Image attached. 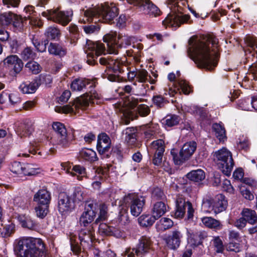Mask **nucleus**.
<instances>
[{
  "mask_svg": "<svg viewBox=\"0 0 257 257\" xmlns=\"http://www.w3.org/2000/svg\"><path fill=\"white\" fill-rule=\"evenodd\" d=\"M10 169L13 173L22 175L23 174V165L19 162H14L12 164Z\"/></svg>",
  "mask_w": 257,
  "mask_h": 257,
  "instance_id": "obj_49",
  "label": "nucleus"
},
{
  "mask_svg": "<svg viewBox=\"0 0 257 257\" xmlns=\"http://www.w3.org/2000/svg\"><path fill=\"white\" fill-rule=\"evenodd\" d=\"M118 14V9L114 4L106 3L86 10L83 9L80 13V21L84 23L94 20L111 23Z\"/></svg>",
  "mask_w": 257,
  "mask_h": 257,
  "instance_id": "obj_4",
  "label": "nucleus"
},
{
  "mask_svg": "<svg viewBox=\"0 0 257 257\" xmlns=\"http://www.w3.org/2000/svg\"><path fill=\"white\" fill-rule=\"evenodd\" d=\"M240 214L249 224H254L257 222V214L255 210L244 208L242 210Z\"/></svg>",
  "mask_w": 257,
  "mask_h": 257,
  "instance_id": "obj_28",
  "label": "nucleus"
},
{
  "mask_svg": "<svg viewBox=\"0 0 257 257\" xmlns=\"http://www.w3.org/2000/svg\"><path fill=\"white\" fill-rule=\"evenodd\" d=\"M42 15L49 20L66 26L71 21L73 13L71 11H60L55 9L43 12Z\"/></svg>",
  "mask_w": 257,
  "mask_h": 257,
  "instance_id": "obj_11",
  "label": "nucleus"
},
{
  "mask_svg": "<svg viewBox=\"0 0 257 257\" xmlns=\"http://www.w3.org/2000/svg\"><path fill=\"white\" fill-rule=\"evenodd\" d=\"M52 127L56 133V144L63 148L68 147L71 140L65 125L61 122H55L53 123Z\"/></svg>",
  "mask_w": 257,
  "mask_h": 257,
  "instance_id": "obj_13",
  "label": "nucleus"
},
{
  "mask_svg": "<svg viewBox=\"0 0 257 257\" xmlns=\"http://www.w3.org/2000/svg\"><path fill=\"white\" fill-rule=\"evenodd\" d=\"M214 159L222 173L226 176H229L234 166L231 152L226 148H222L214 153Z\"/></svg>",
  "mask_w": 257,
  "mask_h": 257,
  "instance_id": "obj_7",
  "label": "nucleus"
},
{
  "mask_svg": "<svg viewBox=\"0 0 257 257\" xmlns=\"http://www.w3.org/2000/svg\"><path fill=\"white\" fill-rule=\"evenodd\" d=\"M213 244L215 246L216 251L222 252L223 250V245L221 239L219 237H215L213 240Z\"/></svg>",
  "mask_w": 257,
  "mask_h": 257,
  "instance_id": "obj_57",
  "label": "nucleus"
},
{
  "mask_svg": "<svg viewBox=\"0 0 257 257\" xmlns=\"http://www.w3.org/2000/svg\"><path fill=\"white\" fill-rule=\"evenodd\" d=\"M38 88V84L36 81L25 82L19 86L20 90L24 94L34 93Z\"/></svg>",
  "mask_w": 257,
  "mask_h": 257,
  "instance_id": "obj_30",
  "label": "nucleus"
},
{
  "mask_svg": "<svg viewBox=\"0 0 257 257\" xmlns=\"http://www.w3.org/2000/svg\"><path fill=\"white\" fill-rule=\"evenodd\" d=\"M245 42L248 47L257 52V50H256L257 49V42L255 38L251 36H247L245 38Z\"/></svg>",
  "mask_w": 257,
  "mask_h": 257,
  "instance_id": "obj_55",
  "label": "nucleus"
},
{
  "mask_svg": "<svg viewBox=\"0 0 257 257\" xmlns=\"http://www.w3.org/2000/svg\"><path fill=\"white\" fill-rule=\"evenodd\" d=\"M222 189L230 194H233L234 189L231 185L229 180L225 179L223 181L222 185Z\"/></svg>",
  "mask_w": 257,
  "mask_h": 257,
  "instance_id": "obj_60",
  "label": "nucleus"
},
{
  "mask_svg": "<svg viewBox=\"0 0 257 257\" xmlns=\"http://www.w3.org/2000/svg\"><path fill=\"white\" fill-rule=\"evenodd\" d=\"M170 3H174V8L169 13L166 19L163 21V24L166 27H172L174 29L178 28L181 25L188 23L190 20V16L182 14L176 5L177 0H168Z\"/></svg>",
  "mask_w": 257,
  "mask_h": 257,
  "instance_id": "obj_6",
  "label": "nucleus"
},
{
  "mask_svg": "<svg viewBox=\"0 0 257 257\" xmlns=\"http://www.w3.org/2000/svg\"><path fill=\"white\" fill-rule=\"evenodd\" d=\"M153 100L154 104L159 107H163L167 103V101L161 95L154 96Z\"/></svg>",
  "mask_w": 257,
  "mask_h": 257,
  "instance_id": "obj_62",
  "label": "nucleus"
},
{
  "mask_svg": "<svg viewBox=\"0 0 257 257\" xmlns=\"http://www.w3.org/2000/svg\"><path fill=\"white\" fill-rule=\"evenodd\" d=\"M173 225V221L168 218L163 217L161 218L156 224L158 229L165 230L171 228Z\"/></svg>",
  "mask_w": 257,
  "mask_h": 257,
  "instance_id": "obj_38",
  "label": "nucleus"
},
{
  "mask_svg": "<svg viewBox=\"0 0 257 257\" xmlns=\"http://www.w3.org/2000/svg\"><path fill=\"white\" fill-rule=\"evenodd\" d=\"M212 129L215 132L216 137L220 141H224L226 139L225 130L221 123H215L212 125Z\"/></svg>",
  "mask_w": 257,
  "mask_h": 257,
  "instance_id": "obj_36",
  "label": "nucleus"
},
{
  "mask_svg": "<svg viewBox=\"0 0 257 257\" xmlns=\"http://www.w3.org/2000/svg\"><path fill=\"white\" fill-rule=\"evenodd\" d=\"M165 195L163 190L159 188H155L152 193V198L154 200H163L165 198Z\"/></svg>",
  "mask_w": 257,
  "mask_h": 257,
  "instance_id": "obj_50",
  "label": "nucleus"
},
{
  "mask_svg": "<svg viewBox=\"0 0 257 257\" xmlns=\"http://www.w3.org/2000/svg\"><path fill=\"white\" fill-rule=\"evenodd\" d=\"M14 251L19 257H45L44 244L40 238L23 237L15 240Z\"/></svg>",
  "mask_w": 257,
  "mask_h": 257,
  "instance_id": "obj_3",
  "label": "nucleus"
},
{
  "mask_svg": "<svg viewBox=\"0 0 257 257\" xmlns=\"http://www.w3.org/2000/svg\"><path fill=\"white\" fill-rule=\"evenodd\" d=\"M38 169L30 164H23V174L24 175H35L38 173Z\"/></svg>",
  "mask_w": 257,
  "mask_h": 257,
  "instance_id": "obj_44",
  "label": "nucleus"
},
{
  "mask_svg": "<svg viewBox=\"0 0 257 257\" xmlns=\"http://www.w3.org/2000/svg\"><path fill=\"white\" fill-rule=\"evenodd\" d=\"M187 210V216L188 219H192L194 216V209L191 203L186 202L182 196H177L176 199V210L175 216L177 218H182Z\"/></svg>",
  "mask_w": 257,
  "mask_h": 257,
  "instance_id": "obj_12",
  "label": "nucleus"
},
{
  "mask_svg": "<svg viewBox=\"0 0 257 257\" xmlns=\"http://www.w3.org/2000/svg\"><path fill=\"white\" fill-rule=\"evenodd\" d=\"M9 100L12 104H15L21 102V99L18 93H10Z\"/></svg>",
  "mask_w": 257,
  "mask_h": 257,
  "instance_id": "obj_64",
  "label": "nucleus"
},
{
  "mask_svg": "<svg viewBox=\"0 0 257 257\" xmlns=\"http://www.w3.org/2000/svg\"><path fill=\"white\" fill-rule=\"evenodd\" d=\"M15 14L11 12L5 13L0 15V22L3 26H8L12 23Z\"/></svg>",
  "mask_w": 257,
  "mask_h": 257,
  "instance_id": "obj_43",
  "label": "nucleus"
},
{
  "mask_svg": "<svg viewBox=\"0 0 257 257\" xmlns=\"http://www.w3.org/2000/svg\"><path fill=\"white\" fill-rule=\"evenodd\" d=\"M112 226L105 223H101L98 228L99 232L102 235H109Z\"/></svg>",
  "mask_w": 257,
  "mask_h": 257,
  "instance_id": "obj_56",
  "label": "nucleus"
},
{
  "mask_svg": "<svg viewBox=\"0 0 257 257\" xmlns=\"http://www.w3.org/2000/svg\"><path fill=\"white\" fill-rule=\"evenodd\" d=\"M33 131L32 124L30 122H25L21 124L18 128V135L21 137L29 136Z\"/></svg>",
  "mask_w": 257,
  "mask_h": 257,
  "instance_id": "obj_33",
  "label": "nucleus"
},
{
  "mask_svg": "<svg viewBox=\"0 0 257 257\" xmlns=\"http://www.w3.org/2000/svg\"><path fill=\"white\" fill-rule=\"evenodd\" d=\"M26 67L34 74H38L40 72L41 67L35 61H30L27 63Z\"/></svg>",
  "mask_w": 257,
  "mask_h": 257,
  "instance_id": "obj_52",
  "label": "nucleus"
},
{
  "mask_svg": "<svg viewBox=\"0 0 257 257\" xmlns=\"http://www.w3.org/2000/svg\"><path fill=\"white\" fill-rule=\"evenodd\" d=\"M99 62L101 65H108V67L112 69L114 73H121L122 71V67L124 61L120 59L112 58L107 56L100 57Z\"/></svg>",
  "mask_w": 257,
  "mask_h": 257,
  "instance_id": "obj_19",
  "label": "nucleus"
},
{
  "mask_svg": "<svg viewBox=\"0 0 257 257\" xmlns=\"http://www.w3.org/2000/svg\"><path fill=\"white\" fill-rule=\"evenodd\" d=\"M187 177L191 181L199 182L205 177L204 172L201 169L192 170L187 174Z\"/></svg>",
  "mask_w": 257,
  "mask_h": 257,
  "instance_id": "obj_32",
  "label": "nucleus"
},
{
  "mask_svg": "<svg viewBox=\"0 0 257 257\" xmlns=\"http://www.w3.org/2000/svg\"><path fill=\"white\" fill-rule=\"evenodd\" d=\"M175 88L168 87V94L170 96H174L178 90L181 89L185 94H188L191 91L190 86L184 80L178 79L177 82L174 84Z\"/></svg>",
  "mask_w": 257,
  "mask_h": 257,
  "instance_id": "obj_22",
  "label": "nucleus"
},
{
  "mask_svg": "<svg viewBox=\"0 0 257 257\" xmlns=\"http://www.w3.org/2000/svg\"><path fill=\"white\" fill-rule=\"evenodd\" d=\"M167 211V207L164 202L160 201L156 203L152 209V213L157 220L163 216Z\"/></svg>",
  "mask_w": 257,
  "mask_h": 257,
  "instance_id": "obj_27",
  "label": "nucleus"
},
{
  "mask_svg": "<svg viewBox=\"0 0 257 257\" xmlns=\"http://www.w3.org/2000/svg\"><path fill=\"white\" fill-rule=\"evenodd\" d=\"M250 73L248 74V75L246 76L244 79L245 81H247L249 79H254L256 80L257 79V66H253L252 65L250 67L249 69Z\"/></svg>",
  "mask_w": 257,
  "mask_h": 257,
  "instance_id": "obj_58",
  "label": "nucleus"
},
{
  "mask_svg": "<svg viewBox=\"0 0 257 257\" xmlns=\"http://www.w3.org/2000/svg\"><path fill=\"white\" fill-rule=\"evenodd\" d=\"M240 193L243 198L248 200L251 201L254 199L253 194L249 189L244 187H241L240 188Z\"/></svg>",
  "mask_w": 257,
  "mask_h": 257,
  "instance_id": "obj_61",
  "label": "nucleus"
},
{
  "mask_svg": "<svg viewBox=\"0 0 257 257\" xmlns=\"http://www.w3.org/2000/svg\"><path fill=\"white\" fill-rule=\"evenodd\" d=\"M33 200L38 205L49 206L51 200V194L46 189H40L35 194Z\"/></svg>",
  "mask_w": 257,
  "mask_h": 257,
  "instance_id": "obj_23",
  "label": "nucleus"
},
{
  "mask_svg": "<svg viewBox=\"0 0 257 257\" xmlns=\"http://www.w3.org/2000/svg\"><path fill=\"white\" fill-rule=\"evenodd\" d=\"M111 147V140L105 133H101L97 137L96 148L99 154L103 158H108L109 150Z\"/></svg>",
  "mask_w": 257,
  "mask_h": 257,
  "instance_id": "obj_16",
  "label": "nucleus"
},
{
  "mask_svg": "<svg viewBox=\"0 0 257 257\" xmlns=\"http://www.w3.org/2000/svg\"><path fill=\"white\" fill-rule=\"evenodd\" d=\"M98 22V21L93 20L83 23L80 22V19H79V23L84 24L82 26V28L84 32L87 35L97 34L98 33L100 29V26L99 24L97 23Z\"/></svg>",
  "mask_w": 257,
  "mask_h": 257,
  "instance_id": "obj_25",
  "label": "nucleus"
},
{
  "mask_svg": "<svg viewBox=\"0 0 257 257\" xmlns=\"http://www.w3.org/2000/svg\"><path fill=\"white\" fill-rule=\"evenodd\" d=\"M36 54L30 47H27L21 53V57L24 60L34 59L36 57Z\"/></svg>",
  "mask_w": 257,
  "mask_h": 257,
  "instance_id": "obj_45",
  "label": "nucleus"
},
{
  "mask_svg": "<svg viewBox=\"0 0 257 257\" xmlns=\"http://www.w3.org/2000/svg\"><path fill=\"white\" fill-rule=\"evenodd\" d=\"M139 114L142 116H146L150 112V109L148 106L145 104H140L137 108Z\"/></svg>",
  "mask_w": 257,
  "mask_h": 257,
  "instance_id": "obj_59",
  "label": "nucleus"
},
{
  "mask_svg": "<svg viewBox=\"0 0 257 257\" xmlns=\"http://www.w3.org/2000/svg\"><path fill=\"white\" fill-rule=\"evenodd\" d=\"M97 210V205L92 202L88 203L85 205L84 211L79 218L81 226H87L94 219Z\"/></svg>",
  "mask_w": 257,
  "mask_h": 257,
  "instance_id": "obj_14",
  "label": "nucleus"
},
{
  "mask_svg": "<svg viewBox=\"0 0 257 257\" xmlns=\"http://www.w3.org/2000/svg\"><path fill=\"white\" fill-rule=\"evenodd\" d=\"M202 224L206 227L219 230L222 228L221 222L212 217H203L201 218Z\"/></svg>",
  "mask_w": 257,
  "mask_h": 257,
  "instance_id": "obj_26",
  "label": "nucleus"
},
{
  "mask_svg": "<svg viewBox=\"0 0 257 257\" xmlns=\"http://www.w3.org/2000/svg\"><path fill=\"white\" fill-rule=\"evenodd\" d=\"M125 141L128 145L134 147L137 142L136 130L133 127H127L125 130Z\"/></svg>",
  "mask_w": 257,
  "mask_h": 257,
  "instance_id": "obj_31",
  "label": "nucleus"
},
{
  "mask_svg": "<svg viewBox=\"0 0 257 257\" xmlns=\"http://www.w3.org/2000/svg\"><path fill=\"white\" fill-rule=\"evenodd\" d=\"M47 38L49 40H57L60 35L59 30L56 27H48L45 33Z\"/></svg>",
  "mask_w": 257,
  "mask_h": 257,
  "instance_id": "obj_42",
  "label": "nucleus"
},
{
  "mask_svg": "<svg viewBox=\"0 0 257 257\" xmlns=\"http://www.w3.org/2000/svg\"><path fill=\"white\" fill-rule=\"evenodd\" d=\"M94 233L92 227L89 229H81L79 233V239L82 245V242L88 244L92 243Z\"/></svg>",
  "mask_w": 257,
  "mask_h": 257,
  "instance_id": "obj_29",
  "label": "nucleus"
},
{
  "mask_svg": "<svg viewBox=\"0 0 257 257\" xmlns=\"http://www.w3.org/2000/svg\"><path fill=\"white\" fill-rule=\"evenodd\" d=\"M238 107L243 110L252 111V104L251 100L249 98L240 100L238 103Z\"/></svg>",
  "mask_w": 257,
  "mask_h": 257,
  "instance_id": "obj_47",
  "label": "nucleus"
},
{
  "mask_svg": "<svg viewBox=\"0 0 257 257\" xmlns=\"http://www.w3.org/2000/svg\"><path fill=\"white\" fill-rule=\"evenodd\" d=\"M152 248L153 242L150 237L144 235L139 239L135 248H127L124 254L127 257H145L152 250Z\"/></svg>",
  "mask_w": 257,
  "mask_h": 257,
  "instance_id": "obj_8",
  "label": "nucleus"
},
{
  "mask_svg": "<svg viewBox=\"0 0 257 257\" xmlns=\"http://www.w3.org/2000/svg\"><path fill=\"white\" fill-rule=\"evenodd\" d=\"M196 149V143L195 142H189L184 144L178 155L176 150L171 151V155L176 165H181L185 161L188 160L194 153Z\"/></svg>",
  "mask_w": 257,
  "mask_h": 257,
  "instance_id": "obj_10",
  "label": "nucleus"
},
{
  "mask_svg": "<svg viewBox=\"0 0 257 257\" xmlns=\"http://www.w3.org/2000/svg\"><path fill=\"white\" fill-rule=\"evenodd\" d=\"M123 203L130 207L132 215L138 216L143 211L146 200L144 197L135 193H129L123 198Z\"/></svg>",
  "mask_w": 257,
  "mask_h": 257,
  "instance_id": "obj_9",
  "label": "nucleus"
},
{
  "mask_svg": "<svg viewBox=\"0 0 257 257\" xmlns=\"http://www.w3.org/2000/svg\"><path fill=\"white\" fill-rule=\"evenodd\" d=\"M156 220L152 214V215L143 214L138 219L139 224L143 227L152 226Z\"/></svg>",
  "mask_w": 257,
  "mask_h": 257,
  "instance_id": "obj_34",
  "label": "nucleus"
},
{
  "mask_svg": "<svg viewBox=\"0 0 257 257\" xmlns=\"http://www.w3.org/2000/svg\"><path fill=\"white\" fill-rule=\"evenodd\" d=\"M182 237V234L179 230L177 229L173 230L172 235L166 239L168 247L172 249L177 248L180 246Z\"/></svg>",
  "mask_w": 257,
  "mask_h": 257,
  "instance_id": "obj_21",
  "label": "nucleus"
},
{
  "mask_svg": "<svg viewBox=\"0 0 257 257\" xmlns=\"http://www.w3.org/2000/svg\"><path fill=\"white\" fill-rule=\"evenodd\" d=\"M227 250L238 252L240 250L239 244L235 242H230L226 246Z\"/></svg>",
  "mask_w": 257,
  "mask_h": 257,
  "instance_id": "obj_63",
  "label": "nucleus"
},
{
  "mask_svg": "<svg viewBox=\"0 0 257 257\" xmlns=\"http://www.w3.org/2000/svg\"><path fill=\"white\" fill-rule=\"evenodd\" d=\"M48 207L47 205H38L35 208L37 216L41 218L45 217L48 213Z\"/></svg>",
  "mask_w": 257,
  "mask_h": 257,
  "instance_id": "obj_48",
  "label": "nucleus"
},
{
  "mask_svg": "<svg viewBox=\"0 0 257 257\" xmlns=\"http://www.w3.org/2000/svg\"><path fill=\"white\" fill-rule=\"evenodd\" d=\"M163 123L166 126L172 127L179 123L180 117L177 115H168L163 119Z\"/></svg>",
  "mask_w": 257,
  "mask_h": 257,
  "instance_id": "obj_39",
  "label": "nucleus"
},
{
  "mask_svg": "<svg viewBox=\"0 0 257 257\" xmlns=\"http://www.w3.org/2000/svg\"><path fill=\"white\" fill-rule=\"evenodd\" d=\"M58 207L59 212L62 215H66L74 209L75 204L69 196L62 193L59 196Z\"/></svg>",
  "mask_w": 257,
  "mask_h": 257,
  "instance_id": "obj_17",
  "label": "nucleus"
},
{
  "mask_svg": "<svg viewBox=\"0 0 257 257\" xmlns=\"http://www.w3.org/2000/svg\"><path fill=\"white\" fill-rule=\"evenodd\" d=\"M18 219L23 227L30 229H33L35 227V222L29 216L20 215L19 216Z\"/></svg>",
  "mask_w": 257,
  "mask_h": 257,
  "instance_id": "obj_37",
  "label": "nucleus"
},
{
  "mask_svg": "<svg viewBox=\"0 0 257 257\" xmlns=\"http://www.w3.org/2000/svg\"><path fill=\"white\" fill-rule=\"evenodd\" d=\"M100 95L97 92L95 91L92 92L90 90L89 93H86L81 97L77 98L72 105L68 104L63 106H57L55 110L58 112L76 114L79 113L80 109H85L91 103L98 104L100 102Z\"/></svg>",
  "mask_w": 257,
  "mask_h": 257,
  "instance_id": "obj_5",
  "label": "nucleus"
},
{
  "mask_svg": "<svg viewBox=\"0 0 257 257\" xmlns=\"http://www.w3.org/2000/svg\"><path fill=\"white\" fill-rule=\"evenodd\" d=\"M189 45L188 55L198 67L211 70L216 66L218 41L215 36L209 35L201 39L192 37Z\"/></svg>",
  "mask_w": 257,
  "mask_h": 257,
  "instance_id": "obj_1",
  "label": "nucleus"
},
{
  "mask_svg": "<svg viewBox=\"0 0 257 257\" xmlns=\"http://www.w3.org/2000/svg\"><path fill=\"white\" fill-rule=\"evenodd\" d=\"M88 85H90V88H92L94 86L93 82L85 78H78L72 82L71 88L74 91H81Z\"/></svg>",
  "mask_w": 257,
  "mask_h": 257,
  "instance_id": "obj_24",
  "label": "nucleus"
},
{
  "mask_svg": "<svg viewBox=\"0 0 257 257\" xmlns=\"http://www.w3.org/2000/svg\"><path fill=\"white\" fill-rule=\"evenodd\" d=\"M203 205H209L210 208L215 214L219 213L224 211L227 206V201L225 196L221 194L217 195L213 200H207L203 202Z\"/></svg>",
  "mask_w": 257,
  "mask_h": 257,
  "instance_id": "obj_15",
  "label": "nucleus"
},
{
  "mask_svg": "<svg viewBox=\"0 0 257 257\" xmlns=\"http://www.w3.org/2000/svg\"><path fill=\"white\" fill-rule=\"evenodd\" d=\"M48 51L51 54L63 56L65 54V50L59 44L50 43L48 47Z\"/></svg>",
  "mask_w": 257,
  "mask_h": 257,
  "instance_id": "obj_40",
  "label": "nucleus"
},
{
  "mask_svg": "<svg viewBox=\"0 0 257 257\" xmlns=\"http://www.w3.org/2000/svg\"><path fill=\"white\" fill-rule=\"evenodd\" d=\"M99 209L98 217L95 220L96 223H98L99 221L105 220L107 217V206L103 204L100 206Z\"/></svg>",
  "mask_w": 257,
  "mask_h": 257,
  "instance_id": "obj_46",
  "label": "nucleus"
},
{
  "mask_svg": "<svg viewBox=\"0 0 257 257\" xmlns=\"http://www.w3.org/2000/svg\"><path fill=\"white\" fill-rule=\"evenodd\" d=\"M80 156L83 159L93 162L96 160L97 156L96 152L90 149H83L79 152Z\"/></svg>",
  "mask_w": 257,
  "mask_h": 257,
  "instance_id": "obj_35",
  "label": "nucleus"
},
{
  "mask_svg": "<svg viewBox=\"0 0 257 257\" xmlns=\"http://www.w3.org/2000/svg\"><path fill=\"white\" fill-rule=\"evenodd\" d=\"M15 225L11 223L4 226L1 231V234L3 237L9 236L14 231Z\"/></svg>",
  "mask_w": 257,
  "mask_h": 257,
  "instance_id": "obj_51",
  "label": "nucleus"
},
{
  "mask_svg": "<svg viewBox=\"0 0 257 257\" xmlns=\"http://www.w3.org/2000/svg\"><path fill=\"white\" fill-rule=\"evenodd\" d=\"M133 39L124 34L110 31L103 37V41L107 44L106 50L103 43L87 40L84 47V51L87 54V63L94 65L96 63L95 58L102 54L105 55L106 51L109 54H117L118 49L130 46Z\"/></svg>",
  "mask_w": 257,
  "mask_h": 257,
  "instance_id": "obj_2",
  "label": "nucleus"
},
{
  "mask_svg": "<svg viewBox=\"0 0 257 257\" xmlns=\"http://www.w3.org/2000/svg\"><path fill=\"white\" fill-rule=\"evenodd\" d=\"M153 151L155 152L153 163L155 165H161L165 151L164 142L161 139L154 141L151 144Z\"/></svg>",
  "mask_w": 257,
  "mask_h": 257,
  "instance_id": "obj_18",
  "label": "nucleus"
},
{
  "mask_svg": "<svg viewBox=\"0 0 257 257\" xmlns=\"http://www.w3.org/2000/svg\"><path fill=\"white\" fill-rule=\"evenodd\" d=\"M5 65L12 69L16 73H19L23 67V63L17 55H10L4 60Z\"/></svg>",
  "mask_w": 257,
  "mask_h": 257,
  "instance_id": "obj_20",
  "label": "nucleus"
},
{
  "mask_svg": "<svg viewBox=\"0 0 257 257\" xmlns=\"http://www.w3.org/2000/svg\"><path fill=\"white\" fill-rule=\"evenodd\" d=\"M71 175L76 176L78 180H82L83 178L86 176L85 169L81 166L75 165L71 170Z\"/></svg>",
  "mask_w": 257,
  "mask_h": 257,
  "instance_id": "obj_41",
  "label": "nucleus"
},
{
  "mask_svg": "<svg viewBox=\"0 0 257 257\" xmlns=\"http://www.w3.org/2000/svg\"><path fill=\"white\" fill-rule=\"evenodd\" d=\"M148 77L151 78L146 70L142 69L137 71V79L140 82L143 83L148 81Z\"/></svg>",
  "mask_w": 257,
  "mask_h": 257,
  "instance_id": "obj_53",
  "label": "nucleus"
},
{
  "mask_svg": "<svg viewBox=\"0 0 257 257\" xmlns=\"http://www.w3.org/2000/svg\"><path fill=\"white\" fill-rule=\"evenodd\" d=\"M14 27L18 30H21L23 27V21L22 18L19 15L15 14V17L13 18L12 21Z\"/></svg>",
  "mask_w": 257,
  "mask_h": 257,
  "instance_id": "obj_54",
  "label": "nucleus"
}]
</instances>
